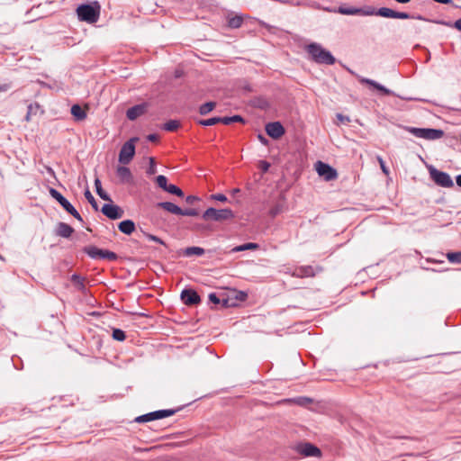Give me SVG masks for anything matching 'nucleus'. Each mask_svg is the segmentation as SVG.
<instances>
[{
  "mask_svg": "<svg viewBox=\"0 0 461 461\" xmlns=\"http://www.w3.org/2000/svg\"><path fill=\"white\" fill-rule=\"evenodd\" d=\"M306 51L312 61L318 64L333 65L336 59L330 51L324 49L321 44L312 42L306 46Z\"/></svg>",
  "mask_w": 461,
  "mask_h": 461,
  "instance_id": "nucleus-1",
  "label": "nucleus"
},
{
  "mask_svg": "<svg viewBox=\"0 0 461 461\" xmlns=\"http://www.w3.org/2000/svg\"><path fill=\"white\" fill-rule=\"evenodd\" d=\"M77 14L80 21L94 23L99 19L100 7L97 5H81L77 7Z\"/></svg>",
  "mask_w": 461,
  "mask_h": 461,
  "instance_id": "nucleus-2",
  "label": "nucleus"
},
{
  "mask_svg": "<svg viewBox=\"0 0 461 461\" xmlns=\"http://www.w3.org/2000/svg\"><path fill=\"white\" fill-rule=\"evenodd\" d=\"M428 169L430 178L438 186L446 188H451L454 186V182L449 174L440 171L434 167L433 166H429Z\"/></svg>",
  "mask_w": 461,
  "mask_h": 461,
  "instance_id": "nucleus-3",
  "label": "nucleus"
},
{
  "mask_svg": "<svg viewBox=\"0 0 461 461\" xmlns=\"http://www.w3.org/2000/svg\"><path fill=\"white\" fill-rule=\"evenodd\" d=\"M234 217V213L230 209H215L212 207L208 208L203 213V219L205 221L212 220L215 221H221L230 220Z\"/></svg>",
  "mask_w": 461,
  "mask_h": 461,
  "instance_id": "nucleus-4",
  "label": "nucleus"
},
{
  "mask_svg": "<svg viewBox=\"0 0 461 461\" xmlns=\"http://www.w3.org/2000/svg\"><path fill=\"white\" fill-rule=\"evenodd\" d=\"M293 449L303 457H321V450L315 445L307 442L301 441L296 443Z\"/></svg>",
  "mask_w": 461,
  "mask_h": 461,
  "instance_id": "nucleus-5",
  "label": "nucleus"
},
{
  "mask_svg": "<svg viewBox=\"0 0 461 461\" xmlns=\"http://www.w3.org/2000/svg\"><path fill=\"white\" fill-rule=\"evenodd\" d=\"M49 192L51 197L54 198L67 212L71 214L77 221H83V218L81 217L79 212L70 203V202L67 198H65L58 190L54 188H50Z\"/></svg>",
  "mask_w": 461,
  "mask_h": 461,
  "instance_id": "nucleus-6",
  "label": "nucleus"
},
{
  "mask_svg": "<svg viewBox=\"0 0 461 461\" xmlns=\"http://www.w3.org/2000/svg\"><path fill=\"white\" fill-rule=\"evenodd\" d=\"M84 252L87 254L93 259H106L108 261H115L118 258L116 253L107 250L98 249L95 246H88L84 248Z\"/></svg>",
  "mask_w": 461,
  "mask_h": 461,
  "instance_id": "nucleus-7",
  "label": "nucleus"
},
{
  "mask_svg": "<svg viewBox=\"0 0 461 461\" xmlns=\"http://www.w3.org/2000/svg\"><path fill=\"white\" fill-rule=\"evenodd\" d=\"M407 131L413 134L415 137L425 140H438L440 139L444 134L443 131L441 130L429 128L409 127L407 128Z\"/></svg>",
  "mask_w": 461,
  "mask_h": 461,
  "instance_id": "nucleus-8",
  "label": "nucleus"
},
{
  "mask_svg": "<svg viewBox=\"0 0 461 461\" xmlns=\"http://www.w3.org/2000/svg\"><path fill=\"white\" fill-rule=\"evenodd\" d=\"M138 138H131L121 148L119 162L124 165L129 164L135 155V142Z\"/></svg>",
  "mask_w": 461,
  "mask_h": 461,
  "instance_id": "nucleus-9",
  "label": "nucleus"
},
{
  "mask_svg": "<svg viewBox=\"0 0 461 461\" xmlns=\"http://www.w3.org/2000/svg\"><path fill=\"white\" fill-rule=\"evenodd\" d=\"M315 168L318 175L324 178L326 181L335 180L338 177V173L335 168L321 161L315 164Z\"/></svg>",
  "mask_w": 461,
  "mask_h": 461,
  "instance_id": "nucleus-10",
  "label": "nucleus"
},
{
  "mask_svg": "<svg viewBox=\"0 0 461 461\" xmlns=\"http://www.w3.org/2000/svg\"><path fill=\"white\" fill-rule=\"evenodd\" d=\"M322 267L320 266L312 267V266H302L299 267H296L294 271L293 272L292 276L298 277V278H304V277H313L317 274L321 273L322 271Z\"/></svg>",
  "mask_w": 461,
  "mask_h": 461,
  "instance_id": "nucleus-11",
  "label": "nucleus"
},
{
  "mask_svg": "<svg viewBox=\"0 0 461 461\" xmlns=\"http://www.w3.org/2000/svg\"><path fill=\"white\" fill-rule=\"evenodd\" d=\"M339 14L345 15H375V9L372 7L367 8H358V7H348V6H339L337 10Z\"/></svg>",
  "mask_w": 461,
  "mask_h": 461,
  "instance_id": "nucleus-12",
  "label": "nucleus"
},
{
  "mask_svg": "<svg viewBox=\"0 0 461 461\" xmlns=\"http://www.w3.org/2000/svg\"><path fill=\"white\" fill-rule=\"evenodd\" d=\"M101 211L111 220L121 219L123 216V211L118 205L113 203L104 204Z\"/></svg>",
  "mask_w": 461,
  "mask_h": 461,
  "instance_id": "nucleus-13",
  "label": "nucleus"
},
{
  "mask_svg": "<svg viewBox=\"0 0 461 461\" xmlns=\"http://www.w3.org/2000/svg\"><path fill=\"white\" fill-rule=\"evenodd\" d=\"M265 129L267 135L275 140L279 139L285 134V128L279 122H268Z\"/></svg>",
  "mask_w": 461,
  "mask_h": 461,
  "instance_id": "nucleus-14",
  "label": "nucleus"
},
{
  "mask_svg": "<svg viewBox=\"0 0 461 461\" xmlns=\"http://www.w3.org/2000/svg\"><path fill=\"white\" fill-rule=\"evenodd\" d=\"M181 299L185 305H195L201 302L199 294L192 289L183 290Z\"/></svg>",
  "mask_w": 461,
  "mask_h": 461,
  "instance_id": "nucleus-15",
  "label": "nucleus"
},
{
  "mask_svg": "<svg viewBox=\"0 0 461 461\" xmlns=\"http://www.w3.org/2000/svg\"><path fill=\"white\" fill-rule=\"evenodd\" d=\"M147 103L136 104L127 110L126 116L130 121H134L140 116L143 115L147 112Z\"/></svg>",
  "mask_w": 461,
  "mask_h": 461,
  "instance_id": "nucleus-16",
  "label": "nucleus"
},
{
  "mask_svg": "<svg viewBox=\"0 0 461 461\" xmlns=\"http://www.w3.org/2000/svg\"><path fill=\"white\" fill-rule=\"evenodd\" d=\"M358 80L362 84L373 86L376 90L380 91L384 95H392L393 94L390 89L386 88L373 79L358 77Z\"/></svg>",
  "mask_w": 461,
  "mask_h": 461,
  "instance_id": "nucleus-17",
  "label": "nucleus"
},
{
  "mask_svg": "<svg viewBox=\"0 0 461 461\" xmlns=\"http://www.w3.org/2000/svg\"><path fill=\"white\" fill-rule=\"evenodd\" d=\"M116 175L122 184H131L133 180V176L130 168L124 166H120L117 167Z\"/></svg>",
  "mask_w": 461,
  "mask_h": 461,
  "instance_id": "nucleus-18",
  "label": "nucleus"
},
{
  "mask_svg": "<svg viewBox=\"0 0 461 461\" xmlns=\"http://www.w3.org/2000/svg\"><path fill=\"white\" fill-rule=\"evenodd\" d=\"M74 232V229L65 222H59L57 224L55 234L62 238H69Z\"/></svg>",
  "mask_w": 461,
  "mask_h": 461,
  "instance_id": "nucleus-19",
  "label": "nucleus"
},
{
  "mask_svg": "<svg viewBox=\"0 0 461 461\" xmlns=\"http://www.w3.org/2000/svg\"><path fill=\"white\" fill-rule=\"evenodd\" d=\"M157 206L173 214L181 215L182 213V208L171 202H160Z\"/></svg>",
  "mask_w": 461,
  "mask_h": 461,
  "instance_id": "nucleus-20",
  "label": "nucleus"
},
{
  "mask_svg": "<svg viewBox=\"0 0 461 461\" xmlns=\"http://www.w3.org/2000/svg\"><path fill=\"white\" fill-rule=\"evenodd\" d=\"M118 228L122 233L131 235L135 230V223L131 220H124L119 223Z\"/></svg>",
  "mask_w": 461,
  "mask_h": 461,
  "instance_id": "nucleus-21",
  "label": "nucleus"
},
{
  "mask_svg": "<svg viewBox=\"0 0 461 461\" xmlns=\"http://www.w3.org/2000/svg\"><path fill=\"white\" fill-rule=\"evenodd\" d=\"M71 114L74 116L75 120L77 122L84 121L87 116L86 111L79 104L72 105Z\"/></svg>",
  "mask_w": 461,
  "mask_h": 461,
  "instance_id": "nucleus-22",
  "label": "nucleus"
},
{
  "mask_svg": "<svg viewBox=\"0 0 461 461\" xmlns=\"http://www.w3.org/2000/svg\"><path fill=\"white\" fill-rule=\"evenodd\" d=\"M259 248V245L258 243L254 242H248L240 246H236L231 249V252H240L245 250H256Z\"/></svg>",
  "mask_w": 461,
  "mask_h": 461,
  "instance_id": "nucleus-23",
  "label": "nucleus"
},
{
  "mask_svg": "<svg viewBox=\"0 0 461 461\" xmlns=\"http://www.w3.org/2000/svg\"><path fill=\"white\" fill-rule=\"evenodd\" d=\"M95 186L96 189L97 194L104 201L111 202L112 199L110 195L102 188V184L99 178H95Z\"/></svg>",
  "mask_w": 461,
  "mask_h": 461,
  "instance_id": "nucleus-24",
  "label": "nucleus"
},
{
  "mask_svg": "<svg viewBox=\"0 0 461 461\" xmlns=\"http://www.w3.org/2000/svg\"><path fill=\"white\" fill-rule=\"evenodd\" d=\"M204 254V249L201 247H187L184 250V255L185 257H192V256H203Z\"/></svg>",
  "mask_w": 461,
  "mask_h": 461,
  "instance_id": "nucleus-25",
  "label": "nucleus"
},
{
  "mask_svg": "<svg viewBox=\"0 0 461 461\" xmlns=\"http://www.w3.org/2000/svg\"><path fill=\"white\" fill-rule=\"evenodd\" d=\"M243 23V18L240 15H235L228 18V26L232 29L240 28Z\"/></svg>",
  "mask_w": 461,
  "mask_h": 461,
  "instance_id": "nucleus-26",
  "label": "nucleus"
},
{
  "mask_svg": "<svg viewBox=\"0 0 461 461\" xmlns=\"http://www.w3.org/2000/svg\"><path fill=\"white\" fill-rule=\"evenodd\" d=\"M375 14L382 16V17H385V18H393L394 19L395 11L392 10L390 8H387V7H381L376 11L375 10Z\"/></svg>",
  "mask_w": 461,
  "mask_h": 461,
  "instance_id": "nucleus-27",
  "label": "nucleus"
},
{
  "mask_svg": "<svg viewBox=\"0 0 461 461\" xmlns=\"http://www.w3.org/2000/svg\"><path fill=\"white\" fill-rule=\"evenodd\" d=\"M176 412V410L172 409L155 411V418L156 420L164 419L174 415Z\"/></svg>",
  "mask_w": 461,
  "mask_h": 461,
  "instance_id": "nucleus-28",
  "label": "nucleus"
},
{
  "mask_svg": "<svg viewBox=\"0 0 461 461\" xmlns=\"http://www.w3.org/2000/svg\"><path fill=\"white\" fill-rule=\"evenodd\" d=\"M71 281L73 282V284L77 286V288L78 290H80V291L85 290V284H84L85 279L83 277H81L79 275L73 274L71 276Z\"/></svg>",
  "mask_w": 461,
  "mask_h": 461,
  "instance_id": "nucleus-29",
  "label": "nucleus"
},
{
  "mask_svg": "<svg viewBox=\"0 0 461 461\" xmlns=\"http://www.w3.org/2000/svg\"><path fill=\"white\" fill-rule=\"evenodd\" d=\"M155 420H156L155 411H151V412L136 417L134 420L138 423H142V422L152 421Z\"/></svg>",
  "mask_w": 461,
  "mask_h": 461,
  "instance_id": "nucleus-30",
  "label": "nucleus"
},
{
  "mask_svg": "<svg viewBox=\"0 0 461 461\" xmlns=\"http://www.w3.org/2000/svg\"><path fill=\"white\" fill-rule=\"evenodd\" d=\"M215 105L216 104L214 102H207L202 104L199 108L200 114L206 115L214 109Z\"/></svg>",
  "mask_w": 461,
  "mask_h": 461,
  "instance_id": "nucleus-31",
  "label": "nucleus"
},
{
  "mask_svg": "<svg viewBox=\"0 0 461 461\" xmlns=\"http://www.w3.org/2000/svg\"><path fill=\"white\" fill-rule=\"evenodd\" d=\"M447 258L453 264H461V251L447 253Z\"/></svg>",
  "mask_w": 461,
  "mask_h": 461,
  "instance_id": "nucleus-32",
  "label": "nucleus"
},
{
  "mask_svg": "<svg viewBox=\"0 0 461 461\" xmlns=\"http://www.w3.org/2000/svg\"><path fill=\"white\" fill-rule=\"evenodd\" d=\"M179 126H180V123L178 121L170 120V121L167 122L166 123H164L163 129L167 131H174L177 130Z\"/></svg>",
  "mask_w": 461,
  "mask_h": 461,
  "instance_id": "nucleus-33",
  "label": "nucleus"
},
{
  "mask_svg": "<svg viewBox=\"0 0 461 461\" xmlns=\"http://www.w3.org/2000/svg\"><path fill=\"white\" fill-rule=\"evenodd\" d=\"M165 191L171 194H175L178 197L184 196V192L176 185H172V184L168 185Z\"/></svg>",
  "mask_w": 461,
  "mask_h": 461,
  "instance_id": "nucleus-34",
  "label": "nucleus"
},
{
  "mask_svg": "<svg viewBox=\"0 0 461 461\" xmlns=\"http://www.w3.org/2000/svg\"><path fill=\"white\" fill-rule=\"evenodd\" d=\"M85 197L86 199L88 201V203L92 205L93 209L95 210V211H98V204H97V202L96 200L95 199L94 195L92 194V193L89 191V189H86L85 191Z\"/></svg>",
  "mask_w": 461,
  "mask_h": 461,
  "instance_id": "nucleus-35",
  "label": "nucleus"
},
{
  "mask_svg": "<svg viewBox=\"0 0 461 461\" xmlns=\"http://www.w3.org/2000/svg\"><path fill=\"white\" fill-rule=\"evenodd\" d=\"M112 337L117 341H123L126 339L125 332L121 329H113Z\"/></svg>",
  "mask_w": 461,
  "mask_h": 461,
  "instance_id": "nucleus-36",
  "label": "nucleus"
},
{
  "mask_svg": "<svg viewBox=\"0 0 461 461\" xmlns=\"http://www.w3.org/2000/svg\"><path fill=\"white\" fill-rule=\"evenodd\" d=\"M220 122L219 117L199 120L198 123L203 126H212Z\"/></svg>",
  "mask_w": 461,
  "mask_h": 461,
  "instance_id": "nucleus-37",
  "label": "nucleus"
},
{
  "mask_svg": "<svg viewBox=\"0 0 461 461\" xmlns=\"http://www.w3.org/2000/svg\"><path fill=\"white\" fill-rule=\"evenodd\" d=\"M156 183L157 185L162 188L164 191L167 189L168 184H167V178L163 176V175H159L156 177Z\"/></svg>",
  "mask_w": 461,
  "mask_h": 461,
  "instance_id": "nucleus-38",
  "label": "nucleus"
},
{
  "mask_svg": "<svg viewBox=\"0 0 461 461\" xmlns=\"http://www.w3.org/2000/svg\"><path fill=\"white\" fill-rule=\"evenodd\" d=\"M209 301L214 304H220L221 302L223 303V304H227V300L225 299H221L218 297V295L215 294V293H212L209 294Z\"/></svg>",
  "mask_w": 461,
  "mask_h": 461,
  "instance_id": "nucleus-39",
  "label": "nucleus"
},
{
  "mask_svg": "<svg viewBox=\"0 0 461 461\" xmlns=\"http://www.w3.org/2000/svg\"><path fill=\"white\" fill-rule=\"evenodd\" d=\"M283 210V206L282 204H276L274 205L270 210H269V214L271 217H276V215H278Z\"/></svg>",
  "mask_w": 461,
  "mask_h": 461,
  "instance_id": "nucleus-40",
  "label": "nucleus"
},
{
  "mask_svg": "<svg viewBox=\"0 0 461 461\" xmlns=\"http://www.w3.org/2000/svg\"><path fill=\"white\" fill-rule=\"evenodd\" d=\"M199 214V212L197 209L194 208H187V209H182L181 215L184 216H197Z\"/></svg>",
  "mask_w": 461,
  "mask_h": 461,
  "instance_id": "nucleus-41",
  "label": "nucleus"
},
{
  "mask_svg": "<svg viewBox=\"0 0 461 461\" xmlns=\"http://www.w3.org/2000/svg\"><path fill=\"white\" fill-rule=\"evenodd\" d=\"M411 15L408 13L395 11L394 19H409Z\"/></svg>",
  "mask_w": 461,
  "mask_h": 461,
  "instance_id": "nucleus-42",
  "label": "nucleus"
},
{
  "mask_svg": "<svg viewBox=\"0 0 461 461\" xmlns=\"http://www.w3.org/2000/svg\"><path fill=\"white\" fill-rule=\"evenodd\" d=\"M211 197H212V199L219 201V202H226L227 201L226 195H224L222 194H212Z\"/></svg>",
  "mask_w": 461,
  "mask_h": 461,
  "instance_id": "nucleus-43",
  "label": "nucleus"
},
{
  "mask_svg": "<svg viewBox=\"0 0 461 461\" xmlns=\"http://www.w3.org/2000/svg\"><path fill=\"white\" fill-rule=\"evenodd\" d=\"M149 161H150V166H149V169H148L147 173H148L149 175H153V174H155V172H156V166H155L154 158H149Z\"/></svg>",
  "mask_w": 461,
  "mask_h": 461,
  "instance_id": "nucleus-44",
  "label": "nucleus"
},
{
  "mask_svg": "<svg viewBox=\"0 0 461 461\" xmlns=\"http://www.w3.org/2000/svg\"><path fill=\"white\" fill-rule=\"evenodd\" d=\"M11 87H12L11 82L0 84V94L3 92H7L9 89H11Z\"/></svg>",
  "mask_w": 461,
  "mask_h": 461,
  "instance_id": "nucleus-45",
  "label": "nucleus"
},
{
  "mask_svg": "<svg viewBox=\"0 0 461 461\" xmlns=\"http://www.w3.org/2000/svg\"><path fill=\"white\" fill-rule=\"evenodd\" d=\"M146 237H147L149 240L155 241V242L159 243V244H164L163 240H162L160 238H158V237H157V236H155V235H152V234H146Z\"/></svg>",
  "mask_w": 461,
  "mask_h": 461,
  "instance_id": "nucleus-46",
  "label": "nucleus"
},
{
  "mask_svg": "<svg viewBox=\"0 0 461 461\" xmlns=\"http://www.w3.org/2000/svg\"><path fill=\"white\" fill-rule=\"evenodd\" d=\"M337 119L342 123H348L350 122L348 116H344L341 113H337Z\"/></svg>",
  "mask_w": 461,
  "mask_h": 461,
  "instance_id": "nucleus-47",
  "label": "nucleus"
},
{
  "mask_svg": "<svg viewBox=\"0 0 461 461\" xmlns=\"http://www.w3.org/2000/svg\"><path fill=\"white\" fill-rule=\"evenodd\" d=\"M220 119V122L225 124V125H229L230 123H232L231 122V118L230 117H219Z\"/></svg>",
  "mask_w": 461,
  "mask_h": 461,
  "instance_id": "nucleus-48",
  "label": "nucleus"
},
{
  "mask_svg": "<svg viewBox=\"0 0 461 461\" xmlns=\"http://www.w3.org/2000/svg\"><path fill=\"white\" fill-rule=\"evenodd\" d=\"M261 169L263 172H267L270 167V164L267 161H261Z\"/></svg>",
  "mask_w": 461,
  "mask_h": 461,
  "instance_id": "nucleus-49",
  "label": "nucleus"
},
{
  "mask_svg": "<svg viewBox=\"0 0 461 461\" xmlns=\"http://www.w3.org/2000/svg\"><path fill=\"white\" fill-rule=\"evenodd\" d=\"M379 163H380V166H381V168L383 170V172H384L385 174H388V169L386 168L385 165H384V161L383 160V158H379Z\"/></svg>",
  "mask_w": 461,
  "mask_h": 461,
  "instance_id": "nucleus-50",
  "label": "nucleus"
},
{
  "mask_svg": "<svg viewBox=\"0 0 461 461\" xmlns=\"http://www.w3.org/2000/svg\"><path fill=\"white\" fill-rule=\"evenodd\" d=\"M147 139L149 140V141H157L158 140V136L157 134H149L147 136Z\"/></svg>",
  "mask_w": 461,
  "mask_h": 461,
  "instance_id": "nucleus-51",
  "label": "nucleus"
},
{
  "mask_svg": "<svg viewBox=\"0 0 461 461\" xmlns=\"http://www.w3.org/2000/svg\"><path fill=\"white\" fill-rule=\"evenodd\" d=\"M197 200V197L196 196H194V195H188L186 198H185V201L187 203H193L194 201Z\"/></svg>",
  "mask_w": 461,
  "mask_h": 461,
  "instance_id": "nucleus-52",
  "label": "nucleus"
},
{
  "mask_svg": "<svg viewBox=\"0 0 461 461\" xmlns=\"http://www.w3.org/2000/svg\"><path fill=\"white\" fill-rule=\"evenodd\" d=\"M230 118H231L232 122H243V118L240 115H233V116H230Z\"/></svg>",
  "mask_w": 461,
  "mask_h": 461,
  "instance_id": "nucleus-53",
  "label": "nucleus"
},
{
  "mask_svg": "<svg viewBox=\"0 0 461 461\" xmlns=\"http://www.w3.org/2000/svg\"><path fill=\"white\" fill-rule=\"evenodd\" d=\"M258 138L262 144L267 145L268 143V140L263 135L258 134Z\"/></svg>",
  "mask_w": 461,
  "mask_h": 461,
  "instance_id": "nucleus-54",
  "label": "nucleus"
},
{
  "mask_svg": "<svg viewBox=\"0 0 461 461\" xmlns=\"http://www.w3.org/2000/svg\"><path fill=\"white\" fill-rule=\"evenodd\" d=\"M454 27L461 32V18L455 22Z\"/></svg>",
  "mask_w": 461,
  "mask_h": 461,
  "instance_id": "nucleus-55",
  "label": "nucleus"
},
{
  "mask_svg": "<svg viewBox=\"0 0 461 461\" xmlns=\"http://www.w3.org/2000/svg\"><path fill=\"white\" fill-rule=\"evenodd\" d=\"M436 3L449 5L452 3V0H433Z\"/></svg>",
  "mask_w": 461,
  "mask_h": 461,
  "instance_id": "nucleus-56",
  "label": "nucleus"
},
{
  "mask_svg": "<svg viewBox=\"0 0 461 461\" xmlns=\"http://www.w3.org/2000/svg\"><path fill=\"white\" fill-rule=\"evenodd\" d=\"M456 185L461 187V174L456 176Z\"/></svg>",
  "mask_w": 461,
  "mask_h": 461,
  "instance_id": "nucleus-57",
  "label": "nucleus"
},
{
  "mask_svg": "<svg viewBox=\"0 0 461 461\" xmlns=\"http://www.w3.org/2000/svg\"><path fill=\"white\" fill-rule=\"evenodd\" d=\"M46 170H47V172H48L50 175L54 176L55 172H54V170L52 169V167H46Z\"/></svg>",
  "mask_w": 461,
  "mask_h": 461,
  "instance_id": "nucleus-58",
  "label": "nucleus"
},
{
  "mask_svg": "<svg viewBox=\"0 0 461 461\" xmlns=\"http://www.w3.org/2000/svg\"><path fill=\"white\" fill-rule=\"evenodd\" d=\"M232 193L233 194H238V193H240V189L239 188H235V189H233Z\"/></svg>",
  "mask_w": 461,
  "mask_h": 461,
  "instance_id": "nucleus-59",
  "label": "nucleus"
},
{
  "mask_svg": "<svg viewBox=\"0 0 461 461\" xmlns=\"http://www.w3.org/2000/svg\"><path fill=\"white\" fill-rule=\"evenodd\" d=\"M427 261H430V262H438V260L430 259V258H427Z\"/></svg>",
  "mask_w": 461,
  "mask_h": 461,
  "instance_id": "nucleus-60",
  "label": "nucleus"
},
{
  "mask_svg": "<svg viewBox=\"0 0 461 461\" xmlns=\"http://www.w3.org/2000/svg\"><path fill=\"white\" fill-rule=\"evenodd\" d=\"M30 118V113H28V114L26 115V120L28 121Z\"/></svg>",
  "mask_w": 461,
  "mask_h": 461,
  "instance_id": "nucleus-61",
  "label": "nucleus"
},
{
  "mask_svg": "<svg viewBox=\"0 0 461 461\" xmlns=\"http://www.w3.org/2000/svg\"><path fill=\"white\" fill-rule=\"evenodd\" d=\"M418 19L422 20L423 18L420 15H419Z\"/></svg>",
  "mask_w": 461,
  "mask_h": 461,
  "instance_id": "nucleus-62",
  "label": "nucleus"
}]
</instances>
